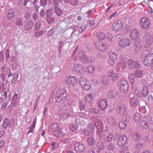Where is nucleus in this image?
I'll use <instances>...</instances> for the list:
<instances>
[{"instance_id": "1", "label": "nucleus", "mask_w": 153, "mask_h": 153, "mask_svg": "<svg viewBox=\"0 0 153 153\" xmlns=\"http://www.w3.org/2000/svg\"><path fill=\"white\" fill-rule=\"evenodd\" d=\"M147 52V51H144L141 54L142 57H145L143 63L144 65L146 66L150 65L153 62V53H148Z\"/></svg>"}, {"instance_id": "2", "label": "nucleus", "mask_w": 153, "mask_h": 153, "mask_svg": "<svg viewBox=\"0 0 153 153\" xmlns=\"http://www.w3.org/2000/svg\"><path fill=\"white\" fill-rule=\"evenodd\" d=\"M135 91L136 94L140 98L145 97L149 94L148 88L146 85H144L140 89L139 87H137Z\"/></svg>"}, {"instance_id": "3", "label": "nucleus", "mask_w": 153, "mask_h": 153, "mask_svg": "<svg viewBox=\"0 0 153 153\" xmlns=\"http://www.w3.org/2000/svg\"><path fill=\"white\" fill-rule=\"evenodd\" d=\"M79 84L82 88L84 90L87 91L90 89L91 85V82L86 79L81 78L79 81Z\"/></svg>"}, {"instance_id": "4", "label": "nucleus", "mask_w": 153, "mask_h": 153, "mask_svg": "<svg viewBox=\"0 0 153 153\" xmlns=\"http://www.w3.org/2000/svg\"><path fill=\"white\" fill-rule=\"evenodd\" d=\"M51 130L54 135L56 137L61 136L62 134V131L60 128L59 125L56 124H52L51 127Z\"/></svg>"}, {"instance_id": "5", "label": "nucleus", "mask_w": 153, "mask_h": 153, "mask_svg": "<svg viewBox=\"0 0 153 153\" xmlns=\"http://www.w3.org/2000/svg\"><path fill=\"white\" fill-rule=\"evenodd\" d=\"M151 23L149 19L146 17H143L140 21V25L143 29L148 28L151 25Z\"/></svg>"}, {"instance_id": "6", "label": "nucleus", "mask_w": 153, "mask_h": 153, "mask_svg": "<svg viewBox=\"0 0 153 153\" xmlns=\"http://www.w3.org/2000/svg\"><path fill=\"white\" fill-rule=\"evenodd\" d=\"M65 82L68 84L74 87L77 83L78 80L76 77L74 76H70L65 79Z\"/></svg>"}, {"instance_id": "7", "label": "nucleus", "mask_w": 153, "mask_h": 153, "mask_svg": "<svg viewBox=\"0 0 153 153\" xmlns=\"http://www.w3.org/2000/svg\"><path fill=\"white\" fill-rule=\"evenodd\" d=\"M128 142L126 136L124 135H121L117 140V144L119 146L122 147L126 144Z\"/></svg>"}, {"instance_id": "8", "label": "nucleus", "mask_w": 153, "mask_h": 153, "mask_svg": "<svg viewBox=\"0 0 153 153\" xmlns=\"http://www.w3.org/2000/svg\"><path fill=\"white\" fill-rule=\"evenodd\" d=\"M95 45L97 48L101 51H105L108 48V45L102 43L100 40L97 41L96 42Z\"/></svg>"}, {"instance_id": "9", "label": "nucleus", "mask_w": 153, "mask_h": 153, "mask_svg": "<svg viewBox=\"0 0 153 153\" xmlns=\"http://www.w3.org/2000/svg\"><path fill=\"white\" fill-rule=\"evenodd\" d=\"M14 120L13 118L11 119L10 120H9L8 118H5L3 121V127L5 129H6L8 127H11L14 124Z\"/></svg>"}, {"instance_id": "10", "label": "nucleus", "mask_w": 153, "mask_h": 153, "mask_svg": "<svg viewBox=\"0 0 153 153\" xmlns=\"http://www.w3.org/2000/svg\"><path fill=\"white\" fill-rule=\"evenodd\" d=\"M108 105V101L105 99L102 100L98 102V107L101 111H103L106 109Z\"/></svg>"}, {"instance_id": "11", "label": "nucleus", "mask_w": 153, "mask_h": 153, "mask_svg": "<svg viewBox=\"0 0 153 153\" xmlns=\"http://www.w3.org/2000/svg\"><path fill=\"white\" fill-rule=\"evenodd\" d=\"M128 65L130 69L134 68H139L140 65L136 61H133L132 59L129 60L128 61Z\"/></svg>"}, {"instance_id": "12", "label": "nucleus", "mask_w": 153, "mask_h": 153, "mask_svg": "<svg viewBox=\"0 0 153 153\" xmlns=\"http://www.w3.org/2000/svg\"><path fill=\"white\" fill-rule=\"evenodd\" d=\"M74 71H76L77 73H83L84 72V67L81 65L76 64L74 65L73 68Z\"/></svg>"}, {"instance_id": "13", "label": "nucleus", "mask_w": 153, "mask_h": 153, "mask_svg": "<svg viewBox=\"0 0 153 153\" xmlns=\"http://www.w3.org/2000/svg\"><path fill=\"white\" fill-rule=\"evenodd\" d=\"M66 90L65 89H60L57 93V98L59 99V102L61 101L65 97Z\"/></svg>"}, {"instance_id": "14", "label": "nucleus", "mask_w": 153, "mask_h": 153, "mask_svg": "<svg viewBox=\"0 0 153 153\" xmlns=\"http://www.w3.org/2000/svg\"><path fill=\"white\" fill-rule=\"evenodd\" d=\"M128 85L126 81H123L120 86V91L123 93H125L128 90Z\"/></svg>"}, {"instance_id": "15", "label": "nucleus", "mask_w": 153, "mask_h": 153, "mask_svg": "<svg viewBox=\"0 0 153 153\" xmlns=\"http://www.w3.org/2000/svg\"><path fill=\"white\" fill-rule=\"evenodd\" d=\"M131 43V42L129 39H125L119 42V45L121 47H124L129 45Z\"/></svg>"}, {"instance_id": "16", "label": "nucleus", "mask_w": 153, "mask_h": 153, "mask_svg": "<svg viewBox=\"0 0 153 153\" xmlns=\"http://www.w3.org/2000/svg\"><path fill=\"white\" fill-rule=\"evenodd\" d=\"M130 35L131 38L133 40H136L139 38V33L136 29H134L132 30Z\"/></svg>"}, {"instance_id": "17", "label": "nucleus", "mask_w": 153, "mask_h": 153, "mask_svg": "<svg viewBox=\"0 0 153 153\" xmlns=\"http://www.w3.org/2000/svg\"><path fill=\"white\" fill-rule=\"evenodd\" d=\"M112 27L114 30L118 31L122 28L123 24L120 21L116 22L113 24Z\"/></svg>"}, {"instance_id": "18", "label": "nucleus", "mask_w": 153, "mask_h": 153, "mask_svg": "<svg viewBox=\"0 0 153 153\" xmlns=\"http://www.w3.org/2000/svg\"><path fill=\"white\" fill-rule=\"evenodd\" d=\"M109 59L116 61L118 59V56L114 52L111 51L108 53Z\"/></svg>"}, {"instance_id": "19", "label": "nucleus", "mask_w": 153, "mask_h": 153, "mask_svg": "<svg viewBox=\"0 0 153 153\" xmlns=\"http://www.w3.org/2000/svg\"><path fill=\"white\" fill-rule=\"evenodd\" d=\"M126 107L124 105H121L119 107V113L123 116L124 119L125 115L126 114Z\"/></svg>"}, {"instance_id": "20", "label": "nucleus", "mask_w": 153, "mask_h": 153, "mask_svg": "<svg viewBox=\"0 0 153 153\" xmlns=\"http://www.w3.org/2000/svg\"><path fill=\"white\" fill-rule=\"evenodd\" d=\"M75 148L76 151L81 152L85 149L84 146L82 143H76L75 145Z\"/></svg>"}, {"instance_id": "21", "label": "nucleus", "mask_w": 153, "mask_h": 153, "mask_svg": "<svg viewBox=\"0 0 153 153\" xmlns=\"http://www.w3.org/2000/svg\"><path fill=\"white\" fill-rule=\"evenodd\" d=\"M107 95L109 98H113L116 96L117 93L114 90L109 89L107 91Z\"/></svg>"}, {"instance_id": "22", "label": "nucleus", "mask_w": 153, "mask_h": 153, "mask_svg": "<svg viewBox=\"0 0 153 153\" xmlns=\"http://www.w3.org/2000/svg\"><path fill=\"white\" fill-rule=\"evenodd\" d=\"M139 126L143 129L148 128L150 126L149 123L145 120H143L139 123Z\"/></svg>"}, {"instance_id": "23", "label": "nucleus", "mask_w": 153, "mask_h": 153, "mask_svg": "<svg viewBox=\"0 0 153 153\" xmlns=\"http://www.w3.org/2000/svg\"><path fill=\"white\" fill-rule=\"evenodd\" d=\"M15 15L14 11L13 9L9 10L7 12V20H10L13 19Z\"/></svg>"}, {"instance_id": "24", "label": "nucleus", "mask_w": 153, "mask_h": 153, "mask_svg": "<svg viewBox=\"0 0 153 153\" xmlns=\"http://www.w3.org/2000/svg\"><path fill=\"white\" fill-rule=\"evenodd\" d=\"M138 100L136 97H134L131 98L130 104L132 107H136L138 104Z\"/></svg>"}, {"instance_id": "25", "label": "nucleus", "mask_w": 153, "mask_h": 153, "mask_svg": "<svg viewBox=\"0 0 153 153\" xmlns=\"http://www.w3.org/2000/svg\"><path fill=\"white\" fill-rule=\"evenodd\" d=\"M109 76L113 78V81L116 80L119 77V74H115L113 71H112L110 72L109 74Z\"/></svg>"}, {"instance_id": "26", "label": "nucleus", "mask_w": 153, "mask_h": 153, "mask_svg": "<svg viewBox=\"0 0 153 153\" xmlns=\"http://www.w3.org/2000/svg\"><path fill=\"white\" fill-rule=\"evenodd\" d=\"M152 37L150 33H147L146 36L145 40L149 44H151L153 42L152 40Z\"/></svg>"}, {"instance_id": "27", "label": "nucleus", "mask_w": 153, "mask_h": 153, "mask_svg": "<svg viewBox=\"0 0 153 153\" xmlns=\"http://www.w3.org/2000/svg\"><path fill=\"white\" fill-rule=\"evenodd\" d=\"M87 71L89 73H93L95 71V68L93 65H89L86 68Z\"/></svg>"}, {"instance_id": "28", "label": "nucleus", "mask_w": 153, "mask_h": 153, "mask_svg": "<svg viewBox=\"0 0 153 153\" xmlns=\"http://www.w3.org/2000/svg\"><path fill=\"white\" fill-rule=\"evenodd\" d=\"M107 122L110 124L114 125L117 123V121L113 117H110L108 119Z\"/></svg>"}, {"instance_id": "29", "label": "nucleus", "mask_w": 153, "mask_h": 153, "mask_svg": "<svg viewBox=\"0 0 153 153\" xmlns=\"http://www.w3.org/2000/svg\"><path fill=\"white\" fill-rule=\"evenodd\" d=\"M142 116L140 114L136 113L134 115L133 119L135 122H138L140 120Z\"/></svg>"}, {"instance_id": "30", "label": "nucleus", "mask_w": 153, "mask_h": 153, "mask_svg": "<svg viewBox=\"0 0 153 153\" xmlns=\"http://www.w3.org/2000/svg\"><path fill=\"white\" fill-rule=\"evenodd\" d=\"M70 129L72 132L76 131L78 128V126L76 124H73L70 126Z\"/></svg>"}, {"instance_id": "31", "label": "nucleus", "mask_w": 153, "mask_h": 153, "mask_svg": "<svg viewBox=\"0 0 153 153\" xmlns=\"http://www.w3.org/2000/svg\"><path fill=\"white\" fill-rule=\"evenodd\" d=\"M87 142L88 145L91 146H93L95 143V141L94 138L91 137H89L88 138Z\"/></svg>"}, {"instance_id": "32", "label": "nucleus", "mask_w": 153, "mask_h": 153, "mask_svg": "<svg viewBox=\"0 0 153 153\" xmlns=\"http://www.w3.org/2000/svg\"><path fill=\"white\" fill-rule=\"evenodd\" d=\"M92 99L93 97L92 94H90L86 95L85 98V102L88 103L91 102Z\"/></svg>"}, {"instance_id": "33", "label": "nucleus", "mask_w": 153, "mask_h": 153, "mask_svg": "<svg viewBox=\"0 0 153 153\" xmlns=\"http://www.w3.org/2000/svg\"><path fill=\"white\" fill-rule=\"evenodd\" d=\"M97 147L98 149L100 150H102L104 148V145L102 142H99L97 145Z\"/></svg>"}, {"instance_id": "34", "label": "nucleus", "mask_w": 153, "mask_h": 153, "mask_svg": "<svg viewBox=\"0 0 153 153\" xmlns=\"http://www.w3.org/2000/svg\"><path fill=\"white\" fill-rule=\"evenodd\" d=\"M119 126L120 129H124L126 128L127 124L121 121L119 123Z\"/></svg>"}, {"instance_id": "35", "label": "nucleus", "mask_w": 153, "mask_h": 153, "mask_svg": "<svg viewBox=\"0 0 153 153\" xmlns=\"http://www.w3.org/2000/svg\"><path fill=\"white\" fill-rule=\"evenodd\" d=\"M97 36L98 38L101 39H104L105 38V35L102 32H99L97 33Z\"/></svg>"}, {"instance_id": "36", "label": "nucleus", "mask_w": 153, "mask_h": 153, "mask_svg": "<svg viewBox=\"0 0 153 153\" xmlns=\"http://www.w3.org/2000/svg\"><path fill=\"white\" fill-rule=\"evenodd\" d=\"M33 26V23L31 22H28L25 26V30H28L32 28Z\"/></svg>"}, {"instance_id": "37", "label": "nucleus", "mask_w": 153, "mask_h": 153, "mask_svg": "<svg viewBox=\"0 0 153 153\" xmlns=\"http://www.w3.org/2000/svg\"><path fill=\"white\" fill-rule=\"evenodd\" d=\"M75 121L77 123L82 126H84L85 125V123L84 121L82 119H77L75 120Z\"/></svg>"}, {"instance_id": "38", "label": "nucleus", "mask_w": 153, "mask_h": 153, "mask_svg": "<svg viewBox=\"0 0 153 153\" xmlns=\"http://www.w3.org/2000/svg\"><path fill=\"white\" fill-rule=\"evenodd\" d=\"M55 19L53 16H47V20L49 24H51L53 22Z\"/></svg>"}, {"instance_id": "39", "label": "nucleus", "mask_w": 153, "mask_h": 153, "mask_svg": "<svg viewBox=\"0 0 153 153\" xmlns=\"http://www.w3.org/2000/svg\"><path fill=\"white\" fill-rule=\"evenodd\" d=\"M55 9L56 11V13L58 16H60L62 15L63 12L59 7H55Z\"/></svg>"}, {"instance_id": "40", "label": "nucleus", "mask_w": 153, "mask_h": 153, "mask_svg": "<svg viewBox=\"0 0 153 153\" xmlns=\"http://www.w3.org/2000/svg\"><path fill=\"white\" fill-rule=\"evenodd\" d=\"M85 107V105L82 102H79V108L81 111L84 110Z\"/></svg>"}, {"instance_id": "41", "label": "nucleus", "mask_w": 153, "mask_h": 153, "mask_svg": "<svg viewBox=\"0 0 153 153\" xmlns=\"http://www.w3.org/2000/svg\"><path fill=\"white\" fill-rule=\"evenodd\" d=\"M143 75V72L141 70H138L135 72V75L137 77H141Z\"/></svg>"}, {"instance_id": "42", "label": "nucleus", "mask_w": 153, "mask_h": 153, "mask_svg": "<svg viewBox=\"0 0 153 153\" xmlns=\"http://www.w3.org/2000/svg\"><path fill=\"white\" fill-rule=\"evenodd\" d=\"M134 75L133 74H131L129 77V79L131 84H133L134 82Z\"/></svg>"}, {"instance_id": "43", "label": "nucleus", "mask_w": 153, "mask_h": 153, "mask_svg": "<svg viewBox=\"0 0 153 153\" xmlns=\"http://www.w3.org/2000/svg\"><path fill=\"white\" fill-rule=\"evenodd\" d=\"M16 24L18 26H20L22 25V19L21 18H19L16 19Z\"/></svg>"}, {"instance_id": "44", "label": "nucleus", "mask_w": 153, "mask_h": 153, "mask_svg": "<svg viewBox=\"0 0 153 153\" xmlns=\"http://www.w3.org/2000/svg\"><path fill=\"white\" fill-rule=\"evenodd\" d=\"M116 61L109 59L108 60V66H113Z\"/></svg>"}, {"instance_id": "45", "label": "nucleus", "mask_w": 153, "mask_h": 153, "mask_svg": "<svg viewBox=\"0 0 153 153\" xmlns=\"http://www.w3.org/2000/svg\"><path fill=\"white\" fill-rule=\"evenodd\" d=\"M90 112L91 114H97L99 112V111L96 108H92L90 109Z\"/></svg>"}, {"instance_id": "46", "label": "nucleus", "mask_w": 153, "mask_h": 153, "mask_svg": "<svg viewBox=\"0 0 153 153\" xmlns=\"http://www.w3.org/2000/svg\"><path fill=\"white\" fill-rule=\"evenodd\" d=\"M43 31H41L36 32L34 34V36L36 37H38L41 36L43 33Z\"/></svg>"}, {"instance_id": "47", "label": "nucleus", "mask_w": 153, "mask_h": 153, "mask_svg": "<svg viewBox=\"0 0 153 153\" xmlns=\"http://www.w3.org/2000/svg\"><path fill=\"white\" fill-rule=\"evenodd\" d=\"M107 38L109 41H111L113 38L112 34L110 33H108L107 34Z\"/></svg>"}, {"instance_id": "48", "label": "nucleus", "mask_w": 153, "mask_h": 153, "mask_svg": "<svg viewBox=\"0 0 153 153\" xmlns=\"http://www.w3.org/2000/svg\"><path fill=\"white\" fill-rule=\"evenodd\" d=\"M13 110V107L11 105H9L6 109V112L7 113H9L11 112Z\"/></svg>"}, {"instance_id": "49", "label": "nucleus", "mask_w": 153, "mask_h": 153, "mask_svg": "<svg viewBox=\"0 0 153 153\" xmlns=\"http://www.w3.org/2000/svg\"><path fill=\"white\" fill-rule=\"evenodd\" d=\"M31 17L30 13L29 12H26L24 16L25 18L26 19H29Z\"/></svg>"}, {"instance_id": "50", "label": "nucleus", "mask_w": 153, "mask_h": 153, "mask_svg": "<svg viewBox=\"0 0 153 153\" xmlns=\"http://www.w3.org/2000/svg\"><path fill=\"white\" fill-rule=\"evenodd\" d=\"M52 11V9L48 10L47 11V16H53Z\"/></svg>"}, {"instance_id": "51", "label": "nucleus", "mask_w": 153, "mask_h": 153, "mask_svg": "<svg viewBox=\"0 0 153 153\" xmlns=\"http://www.w3.org/2000/svg\"><path fill=\"white\" fill-rule=\"evenodd\" d=\"M78 3V0H71V4L73 5H76Z\"/></svg>"}, {"instance_id": "52", "label": "nucleus", "mask_w": 153, "mask_h": 153, "mask_svg": "<svg viewBox=\"0 0 153 153\" xmlns=\"http://www.w3.org/2000/svg\"><path fill=\"white\" fill-rule=\"evenodd\" d=\"M108 148L109 150H112L114 148V146L112 144H109L108 146Z\"/></svg>"}, {"instance_id": "53", "label": "nucleus", "mask_w": 153, "mask_h": 153, "mask_svg": "<svg viewBox=\"0 0 153 153\" xmlns=\"http://www.w3.org/2000/svg\"><path fill=\"white\" fill-rule=\"evenodd\" d=\"M34 129H35L34 128H33V127L30 126V127L29 130L27 132V134H28L30 133H33L34 132Z\"/></svg>"}, {"instance_id": "54", "label": "nucleus", "mask_w": 153, "mask_h": 153, "mask_svg": "<svg viewBox=\"0 0 153 153\" xmlns=\"http://www.w3.org/2000/svg\"><path fill=\"white\" fill-rule=\"evenodd\" d=\"M113 135L111 134H109L107 138V141L108 142H110L111 141L113 137Z\"/></svg>"}, {"instance_id": "55", "label": "nucleus", "mask_w": 153, "mask_h": 153, "mask_svg": "<svg viewBox=\"0 0 153 153\" xmlns=\"http://www.w3.org/2000/svg\"><path fill=\"white\" fill-rule=\"evenodd\" d=\"M47 0H41V3L42 5L45 6L47 4Z\"/></svg>"}, {"instance_id": "56", "label": "nucleus", "mask_w": 153, "mask_h": 153, "mask_svg": "<svg viewBox=\"0 0 153 153\" xmlns=\"http://www.w3.org/2000/svg\"><path fill=\"white\" fill-rule=\"evenodd\" d=\"M7 105V104L6 103H3L1 106V110H4L6 107Z\"/></svg>"}, {"instance_id": "57", "label": "nucleus", "mask_w": 153, "mask_h": 153, "mask_svg": "<svg viewBox=\"0 0 153 153\" xmlns=\"http://www.w3.org/2000/svg\"><path fill=\"white\" fill-rule=\"evenodd\" d=\"M134 138L135 140H138L140 138V137L138 134H135L134 135Z\"/></svg>"}, {"instance_id": "58", "label": "nucleus", "mask_w": 153, "mask_h": 153, "mask_svg": "<svg viewBox=\"0 0 153 153\" xmlns=\"http://www.w3.org/2000/svg\"><path fill=\"white\" fill-rule=\"evenodd\" d=\"M36 118L33 121L32 123V126H31V127L35 128V125L36 124Z\"/></svg>"}, {"instance_id": "59", "label": "nucleus", "mask_w": 153, "mask_h": 153, "mask_svg": "<svg viewBox=\"0 0 153 153\" xmlns=\"http://www.w3.org/2000/svg\"><path fill=\"white\" fill-rule=\"evenodd\" d=\"M45 15V11L42 10L40 13V15L42 17H44Z\"/></svg>"}, {"instance_id": "60", "label": "nucleus", "mask_w": 153, "mask_h": 153, "mask_svg": "<svg viewBox=\"0 0 153 153\" xmlns=\"http://www.w3.org/2000/svg\"><path fill=\"white\" fill-rule=\"evenodd\" d=\"M148 100L149 101H151L153 102V97L151 95H149L148 96Z\"/></svg>"}, {"instance_id": "61", "label": "nucleus", "mask_w": 153, "mask_h": 153, "mask_svg": "<svg viewBox=\"0 0 153 153\" xmlns=\"http://www.w3.org/2000/svg\"><path fill=\"white\" fill-rule=\"evenodd\" d=\"M9 57V51L8 50H7L6 51L5 53V57L7 59H8Z\"/></svg>"}, {"instance_id": "62", "label": "nucleus", "mask_w": 153, "mask_h": 153, "mask_svg": "<svg viewBox=\"0 0 153 153\" xmlns=\"http://www.w3.org/2000/svg\"><path fill=\"white\" fill-rule=\"evenodd\" d=\"M54 33V31L53 29H51L50 30L48 31V33L50 35H52Z\"/></svg>"}, {"instance_id": "63", "label": "nucleus", "mask_w": 153, "mask_h": 153, "mask_svg": "<svg viewBox=\"0 0 153 153\" xmlns=\"http://www.w3.org/2000/svg\"><path fill=\"white\" fill-rule=\"evenodd\" d=\"M113 4H112L111 5L107 8L106 10V12H107L108 11H109L111 9V8L113 6Z\"/></svg>"}, {"instance_id": "64", "label": "nucleus", "mask_w": 153, "mask_h": 153, "mask_svg": "<svg viewBox=\"0 0 153 153\" xmlns=\"http://www.w3.org/2000/svg\"><path fill=\"white\" fill-rule=\"evenodd\" d=\"M90 153H98L96 149H93L90 152Z\"/></svg>"}]
</instances>
